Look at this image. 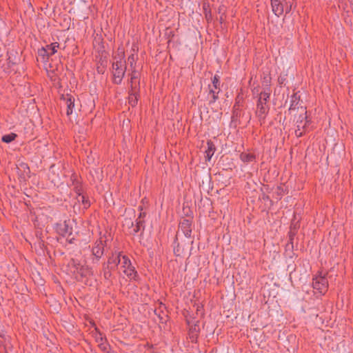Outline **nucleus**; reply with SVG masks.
I'll return each mask as SVG.
<instances>
[{
  "label": "nucleus",
  "mask_w": 353,
  "mask_h": 353,
  "mask_svg": "<svg viewBox=\"0 0 353 353\" xmlns=\"http://www.w3.org/2000/svg\"><path fill=\"white\" fill-rule=\"evenodd\" d=\"M116 270L105 262L102 263V273L104 279L110 280L112 277V272Z\"/></svg>",
  "instance_id": "19"
},
{
  "label": "nucleus",
  "mask_w": 353,
  "mask_h": 353,
  "mask_svg": "<svg viewBox=\"0 0 353 353\" xmlns=\"http://www.w3.org/2000/svg\"><path fill=\"white\" fill-rule=\"evenodd\" d=\"M94 41L96 42L102 43L103 39L101 38V36H99L97 34V37L94 38Z\"/></svg>",
  "instance_id": "42"
},
{
  "label": "nucleus",
  "mask_w": 353,
  "mask_h": 353,
  "mask_svg": "<svg viewBox=\"0 0 353 353\" xmlns=\"http://www.w3.org/2000/svg\"><path fill=\"white\" fill-rule=\"evenodd\" d=\"M124 57L123 52L113 57L115 60L112 63L113 83L116 85H120L122 83L126 72V63Z\"/></svg>",
  "instance_id": "2"
},
{
  "label": "nucleus",
  "mask_w": 353,
  "mask_h": 353,
  "mask_svg": "<svg viewBox=\"0 0 353 353\" xmlns=\"http://www.w3.org/2000/svg\"><path fill=\"white\" fill-rule=\"evenodd\" d=\"M17 137V134H15L14 132H11L10 134H7L3 135L1 137V141L3 143H10L12 141H13Z\"/></svg>",
  "instance_id": "28"
},
{
  "label": "nucleus",
  "mask_w": 353,
  "mask_h": 353,
  "mask_svg": "<svg viewBox=\"0 0 353 353\" xmlns=\"http://www.w3.org/2000/svg\"><path fill=\"white\" fill-rule=\"evenodd\" d=\"M95 341L97 343H100L101 342L103 341V338L102 337V335L101 333H99L96 336H95Z\"/></svg>",
  "instance_id": "41"
},
{
  "label": "nucleus",
  "mask_w": 353,
  "mask_h": 353,
  "mask_svg": "<svg viewBox=\"0 0 353 353\" xmlns=\"http://www.w3.org/2000/svg\"><path fill=\"white\" fill-rule=\"evenodd\" d=\"M106 244L107 241L103 240L102 237L94 241L92 248V254L94 256L92 259L93 263H98L101 260L104 254Z\"/></svg>",
  "instance_id": "5"
},
{
  "label": "nucleus",
  "mask_w": 353,
  "mask_h": 353,
  "mask_svg": "<svg viewBox=\"0 0 353 353\" xmlns=\"http://www.w3.org/2000/svg\"><path fill=\"white\" fill-rule=\"evenodd\" d=\"M239 117L240 112L239 109V104L236 102L233 107L232 115L231 117V123H236Z\"/></svg>",
  "instance_id": "26"
},
{
  "label": "nucleus",
  "mask_w": 353,
  "mask_h": 353,
  "mask_svg": "<svg viewBox=\"0 0 353 353\" xmlns=\"http://www.w3.org/2000/svg\"><path fill=\"white\" fill-rule=\"evenodd\" d=\"M216 146L212 141H207V150H205V160L210 161L216 151Z\"/></svg>",
  "instance_id": "20"
},
{
  "label": "nucleus",
  "mask_w": 353,
  "mask_h": 353,
  "mask_svg": "<svg viewBox=\"0 0 353 353\" xmlns=\"http://www.w3.org/2000/svg\"><path fill=\"white\" fill-rule=\"evenodd\" d=\"M300 103V96L297 95L296 93L293 94L290 97V105L288 109V112L291 113L292 111L297 110L301 112V107L299 105Z\"/></svg>",
  "instance_id": "15"
},
{
  "label": "nucleus",
  "mask_w": 353,
  "mask_h": 353,
  "mask_svg": "<svg viewBox=\"0 0 353 353\" xmlns=\"http://www.w3.org/2000/svg\"><path fill=\"white\" fill-rule=\"evenodd\" d=\"M192 224L191 220L185 219L181 221L179 225V230L188 239H192Z\"/></svg>",
  "instance_id": "10"
},
{
  "label": "nucleus",
  "mask_w": 353,
  "mask_h": 353,
  "mask_svg": "<svg viewBox=\"0 0 353 353\" xmlns=\"http://www.w3.org/2000/svg\"><path fill=\"white\" fill-rule=\"evenodd\" d=\"M76 274L77 279L83 281V279H87L92 274V269L88 265H83Z\"/></svg>",
  "instance_id": "14"
},
{
  "label": "nucleus",
  "mask_w": 353,
  "mask_h": 353,
  "mask_svg": "<svg viewBox=\"0 0 353 353\" xmlns=\"http://www.w3.org/2000/svg\"><path fill=\"white\" fill-rule=\"evenodd\" d=\"M17 172L19 177L23 180L30 178V170L28 165L23 161L19 162L17 165Z\"/></svg>",
  "instance_id": "12"
},
{
  "label": "nucleus",
  "mask_w": 353,
  "mask_h": 353,
  "mask_svg": "<svg viewBox=\"0 0 353 353\" xmlns=\"http://www.w3.org/2000/svg\"><path fill=\"white\" fill-rule=\"evenodd\" d=\"M279 82L280 84L283 83V80H280V79H279Z\"/></svg>",
  "instance_id": "45"
},
{
  "label": "nucleus",
  "mask_w": 353,
  "mask_h": 353,
  "mask_svg": "<svg viewBox=\"0 0 353 353\" xmlns=\"http://www.w3.org/2000/svg\"><path fill=\"white\" fill-rule=\"evenodd\" d=\"M74 238H71L70 239H68V241L70 243H74Z\"/></svg>",
  "instance_id": "44"
},
{
  "label": "nucleus",
  "mask_w": 353,
  "mask_h": 353,
  "mask_svg": "<svg viewBox=\"0 0 353 353\" xmlns=\"http://www.w3.org/2000/svg\"><path fill=\"white\" fill-rule=\"evenodd\" d=\"M145 228V221L143 219H137L135 228H134V232L137 233L139 231L144 230Z\"/></svg>",
  "instance_id": "30"
},
{
  "label": "nucleus",
  "mask_w": 353,
  "mask_h": 353,
  "mask_svg": "<svg viewBox=\"0 0 353 353\" xmlns=\"http://www.w3.org/2000/svg\"><path fill=\"white\" fill-rule=\"evenodd\" d=\"M309 130H310L307 129L296 128V129L295 130V135L297 137H301L306 132H308Z\"/></svg>",
  "instance_id": "36"
},
{
  "label": "nucleus",
  "mask_w": 353,
  "mask_h": 353,
  "mask_svg": "<svg viewBox=\"0 0 353 353\" xmlns=\"http://www.w3.org/2000/svg\"><path fill=\"white\" fill-rule=\"evenodd\" d=\"M73 190L77 194V196H79L83 194V189L81 186V183L73 186Z\"/></svg>",
  "instance_id": "34"
},
{
  "label": "nucleus",
  "mask_w": 353,
  "mask_h": 353,
  "mask_svg": "<svg viewBox=\"0 0 353 353\" xmlns=\"http://www.w3.org/2000/svg\"><path fill=\"white\" fill-rule=\"evenodd\" d=\"M295 234H296L295 232H293L291 229L290 231L289 232V239H290V242L292 244L293 243V240H294V237Z\"/></svg>",
  "instance_id": "40"
},
{
  "label": "nucleus",
  "mask_w": 353,
  "mask_h": 353,
  "mask_svg": "<svg viewBox=\"0 0 353 353\" xmlns=\"http://www.w3.org/2000/svg\"><path fill=\"white\" fill-rule=\"evenodd\" d=\"M267 88H265L259 94V99L256 103V116L259 118V121L265 123L267 114L269 112L270 107L267 105L271 94V89L270 87V80L265 81Z\"/></svg>",
  "instance_id": "1"
},
{
  "label": "nucleus",
  "mask_w": 353,
  "mask_h": 353,
  "mask_svg": "<svg viewBox=\"0 0 353 353\" xmlns=\"http://www.w3.org/2000/svg\"><path fill=\"white\" fill-rule=\"evenodd\" d=\"M99 348L104 352H108L110 349V345L108 343L105 341H103L100 343H99Z\"/></svg>",
  "instance_id": "35"
},
{
  "label": "nucleus",
  "mask_w": 353,
  "mask_h": 353,
  "mask_svg": "<svg viewBox=\"0 0 353 353\" xmlns=\"http://www.w3.org/2000/svg\"><path fill=\"white\" fill-rule=\"evenodd\" d=\"M77 199L78 202L82 203L84 209H88L90 206V201L85 195L82 194L79 196H77Z\"/></svg>",
  "instance_id": "27"
},
{
  "label": "nucleus",
  "mask_w": 353,
  "mask_h": 353,
  "mask_svg": "<svg viewBox=\"0 0 353 353\" xmlns=\"http://www.w3.org/2000/svg\"><path fill=\"white\" fill-rule=\"evenodd\" d=\"M129 83L130 86V90H134L135 92L140 91V79H132V77H130Z\"/></svg>",
  "instance_id": "24"
},
{
  "label": "nucleus",
  "mask_w": 353,
  "mask_h": 353,
  "mask_svg": "<svg viewBox=\"0 0 353 353\" xmlns=\"http://www.w3.org/2000/svg\"><path fill=\"white\" fill-rule=\"evenodd\" d=\"M203 14L205 15V18L206 21L210 23L212 20V15L210 7V4L208 3H203Z\"/></svg>",
  "instance_id": "22"
},
{
  "label": "nucleus",
  "mask_w": 353,
  "mask_h": 353,
  "mask_svg": "<svg viewBox=\"0 0 353 353\" xmlns=\"http://www.w3.org/2000/svg\"><path fill=\"white\" fill-rule=\"evenodd\" d=\"M132 69V72L130 73H129V76L132 77V79H139V76H140V74L139 72L136 70L135 68H131Z\"/></svg>",
  "instance_id": "37"
},
{
  "label": "nucleus",
  "mask_w": 353,
  "mask_h": 353,
  "mask_svg": "<svg viewBox=\"0 0 353 353\" xmlns=\"http://www.w3.org/2000/svg\"><path fill=\"white\" fill-rule=\"evenodd\" d=\"M154 314L157 316L159 323H165L168 319V315L166 313L161 310L160 308L156 309L154 310Z\"/></svg>",
  "instance_id": "25"
},
{
  "label": "nucleus",
  "mask_w": 353,
  "mask_h": 353,
  "mask_svg": "<svg viewBox=\"0 0 353 353\" xmlns=\"http://www.w3.org/2000/svg\"><path fill=\"white\" fill-rule=\"evenodd\" d=\"M194 243V239L189 240L187 243L184 242L182 245H181L178 242V233L176 234L174 240V253L176 256H181L185 251V245H192Z\"/></svg>",
  "instance_id": "11"
},
{
  "label": "nucleus",
  "mask_w": 353,
  "mask_h": 353,
  "mask_svg": "<svg viewBox=\"0 0 353 353\" xmlns=\"http://www.w3.org/2000/svg\"><path fill=\"white\" fill-rule=\"evenodd\" d=\"M221 81H220V77L218 74H214L213 77L212 78V87H213L215 90H219V91H221Z\"/></svg>",
  "instance_id": "29"
},
{
  "label": "nucleus",
  "mask_w": 353,
  "mask_h": 353,
  "mask_svg": "<svg viewBox=\"0 0 353 353\" xmlns=\"http://www.w3.org/2000/svg\"><path fill=\"white\" fill-rule=\"evenodd\" d=\"M58 232L63 236H70L72 233V228L69 226L66 221L62 224H59L57 227Z\"/></svg>",
  "instance_id": "17"
},
{
  "label": "nucleus",
  "mask_w": 353,
  "mask_h": 353,
  "mask_svg": "<svg viewBox=\"0 0 353 353\" xmlns=\"http://www.w3.org/2000/svg\"><path fill=\"white\" fill-rule=\"evenodd\" d=\"M217 12L221 15V14H225V6L223 5L219 6V7L218 8Z\"/></svg>",
  "instance_id": "39"
},
{
  "label": "nucleus",
  "mask_w": 353,
  "mask_h": 353,
  "mask_svg": "<svg viewBox=\"0 0 353 353\" xmlns=\"http://www.w3.org/2000/svg\"><path fill=\"white\" fill-rule=\"evenodd\" d=\"M139 210H140L141 211H142L143 210V207L142 206H139ZM146 216V213L144 212H141L138 216V218L137 219H143L145 218V216Z\"/></svg>",
  "instance_id": "38"
},
{
  "label": "nucleus",
  "mask_w": 353,
  "mask_h": 353,
  "mask_svg": "<svg viewBox=\"0 0 353 353\" xmlns=\"http://www.w3.org/2000/svg\"><path fill=\"white\" fill-rule=\"evenodd\" d=\"M137 59V56L134 53L131 54L128 58V61L131 68H135L136 61Z\"/></svg>",
  "instance_id": "31"
},
{
  "label": "nucleus",
  "mask_w": 353,
  "mask_h": 353,
  "mask_svg": "<svg viewBox=\"0 0 353 353\" xmlns=\"http://www.w3.org/2000/svg\"><path fill=\"white\" fill-rule=\"evenodd\" d=\"M59 48V43L58 42L47 44L38 50V56L41 61L46 63L49 61L50 57L57 52Z\"/></svg>",
  "instance_id": "4"
},
{
  "label": "nucleus",
  "mask_w": 353,
  "mask_h": 353,
  "mask_svg": "<svg viewBox=\"0 0 353 353\" xmlns=\"http://www.w3.org/2000/svg\"><path fill=\"white\" fill-rule=\"evenodd\" d=\"M140 98V91L135 92L134 90H129L128 91V103L132 108L137 105L138 101Z\"/></svg>",
  "instance_id": "18"
},
{
  "label": "nucleus",
  "mask_w": 353,
  "mask_h": 353,
  "mask_svg": "<svg viewBox=\"0 0 353 353\" xmlns=\"http://www.w3.org/2000/svg\"><path fill=\"white\" fill-rule=\"evenodd\" d=\"M239 158L245 163H250L256 161V157L254 154L241 152Z\"/></svg>",
  "instance_id": "21"
},
{
  "label": "nucleus",
  "mask_w": 353,
  "mask_h": 353,
  "mask_svg": "<svg viewBox=\"0 0 353 353\" xmlns=\"http://www.w3.org/2000/svg\"><path fill=\"white\" fill-rule=\"evenodd\" d=\"M311 120L307 114V110L305 107H301V112L296 119V128L310 130Z\"/></svg>",
  "instance_id": "7"
},
{
  "label": "nucleus",
  "mask_w": 353,
  "mask_h": 353,
  "mask_svg": "<svg viewBox=\"0 0 353 353\" xmlns=\"http://www.w3.org/2000/svg\"><path fill=\"white\" fill-rule=\"evenodd\" d=\"M312 287L321 294H324L328 288V281L325 276H316L313 279Z\"/></svg>",
  "instance_id": "8"
},
{
  "label": "nucleus",
  "mask_w": 353,
  "mask_h": 353,
  "mask_svg": "<svg viewBox=\"0 0 353 353\" xmlns=\"http://www.w3.org/2000/svg\"><path fill=\"white\" fill-rule=\"evenodd\" d=\"M63 101H65L67 105V116H70L73 112V109L74 108V97L70 94H66L63 97Z\"/></svg>",
  "instance_id": "16"
},
{
  "label": "nucleus",
  "mask_w": 353,
  "mask_h": 353,
  "mask_svg": "<svg viewBox=\"0 0 353 353\" xmlns=\"http://www.w3.org/2000/svg\"><path fill=\"white\" fill-rule=\"evenodd\" d=\"M70 181L71 182V185L72 186L81 183L80 181L78 179V175L76 173H73L71 175Z\"/></svg>",
  "instance_id": "32"
},
{
  "label": "nucleus",
  "mask_w": 353,
  "mask_h": 353,
  "mask_svg": "<svg viewBox=\"0 0 353 353\" xmlns=\"http://www.w3.org/2000/svg\"><path fill=\"white\" fill-rule=\"evenodd\" d=\"M270 3L272 12L278 17L292 10V3L288 0H270Z\"/></svg>",
  "instance_id": "3"
},
{
  "label": "nucleus",
  "mask_w": 353,
  "mask_h": 353,
  "mask_svg": "<svg viewBox=\"0 0 353 353\" xmlns=\"http://www.w3.org/2000/svg\"><path fill=\"white\" fill-rule=\"evenodd\" d=\"M208 89L209 94L211 95L212 97V99L210 100V104L214 103L219 99V93L221 91H219V90H215L213 87H212L210 84L208 85Z\"/></svg>",
  "instance_id": "23"
},
{
  "label": "nucleus",
  "mask_w": 353,
  "mask_h": 353,
  "mask_svg": "<svg viewBox=\"0 0 353 353\" xmlns=\"http://www.w3.org/2000/svg\"><path fill=\"white\" fill-rule=\"evenodd\" d=\"M223 16H224V14H221V15L220 16V18H219V22H220V23H222L223 22V20H224V19H223Z\"/></svg>",
  "instance_id": "43"
},
{
  "label": "nucleus",
  "mask_w": 353,
  "mask_h": 353,
  "mask_svg": "<svg viewBox=\"0 0 353 353\" xmlns=\"http://www.w3.org/2000/svg\"><path fill=\"white\" fill-rule=\"evenodd\" d=\"M123 252L114 250L112 251L108 256L106 263L109 264L115 270L117 269L119 265L121 263L122 259Z\"/></svg>",
  "instance_id": "9"
},
{
  "label": "nucleus",
  "mask_w": 353,
  "mask_h": 353,
  "mask_svg": "<svg viewBox=\"0 0 353 353\" xmlns=\"http://www.w3.org/2000/svg\"><path fill=\"white\" fill-rule=\"evenodd\" d=\"M72 267L74 268V272L76 273L80 267H82L83 265L81 264V263L77 260L72 259L70 261Z\"/></svg>",
  "instance_id": "33"
},
{
  "label": "nucleus",
  "mask_w": 353,
  "mask_h": 353,
  "mask_svg": "<svg viewBox=\"0 0 353 353\" xmlns=\"http://www.w3.org/2000/svg\"><path fill=\"white\" fill-rule=\"evenodd\" d=\"M200 333L199 321H197L190 325L188 331V337L192 343H197V339Z\"/></svg>",
  "instance_id": "13"
},
{
  "label": "nucleus",
  "mask_w": 353,
  "mask_h": 353,
  "mask_svg": "<svg viewBox=\"0 0 353 353\" xmlns=\"http://www.w3.org/2000/svg\"><path fill=\"white\" fill-rule=\"evenodd\" d=\"M121 268H123V273L130 279L138 281L139 275L135 268L132 265L131 261L126 255L122 256Z\"/></svg>",
  "instance_id": "6"
}]
</instances>
